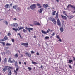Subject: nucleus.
<instances>
[{"label":"nucleus","mask_w":75,"mask_h":75,"mask_svg":"<svg viewBox=\"0 0 75 75\" xmlns=\"http://www.w3.org/2000/svg\"><path fill=\"white\" fill-rule=\"evenodd\" d=\"M69 7H71L74 9V11L73 12V13H75V7L74 5H72L71 4H69L67 6V8H69Z\"/></svg>","instance_id":"1"},{"label":"nucleus","mask_w":75,"mask_h":75,"mask_svg":"<svg viewBox=\"0 0 75 75\" xmlns=\"http://www.w3.org/2000/svg\"><path fill=\"white\" fill-rule=\"evenodd\" d=\"M10 6H9V5L8 4H6L4 6L5 8H10V7H12V6H13V4L11 3L10 4Z\"/></svg>","instance_id":"2"},{"label":"nucleus","mask_w":75,"mask_h":75,"mask_svg":"<svg viewBox=\"0 0 75 75\" xmlns=\"http://www.w3.org/2000/svg\"><path fill=\"white\" fill-rule=\"evenodd\" d=\"M50 31H51V30L50 29H48L46 32L43 30H42L41 32L42 33H43L44 34H46L47 33H48Z\"/></svg>","instance_id":"3"},{"label":"nucleus","mask_w":75,"mask_h":75,"mask_svg":"<svg viewBox=\"0 0 75 75\" xmlns=\"http://www.w3.org/2000/svg\"><path fill=\"white\" fill-rule=\"evenodd\" d=\"M30 8L31 9H32V10H34V9H35V8H36V6L35 5V4H33L32 5L30 6Z\"/></svg>","instance_id":"4"},{"label":"nucleus","mask_w":75,"mask_h":75,"mask_svg":"<svg viewBox=\"0 0 75 75\" xmlns=\"http://www.w3.org/2000/svg\"><path fill=\"white\" fill-rule=\"evenodd\" d=\"M24 27H21L19 28V29H16L14 28H13L12 29L14 31H19L20 30H22V29H24Z\"/></svg>","instance_id":"5"},{"label":"nucleus","mask_w":75,"mask_h":75,"mask_svg":"<svg viewBox=\"0 0 75 75\" xmlns=\"http://www.w3.org/2000/svg\"><path fill=\"white\" fill-rule=\"evenodd\" d=\"M21 45L23 46H25V47L26 48L28 47V43L27 42L25 43H21Z\"/></svg>","instance_id":"6"},{"label":"nucleus","mask_w":75,"mask_h":75,"mask_svg":"<svg viewBox=\"0 0 75 75\" xmlns=\"http://www.w3.org/2000/svg\"><path fill=\"white\" fill-rule=\"evenodd\" d=\"M25 29L26 30H28V31L29 32V33H30L31 32V30H34V29L33 28H27V26L25 27Z\"/></svg>","instance_id":"7"},{"label":"nucleus","mask_w":75,"mask_h":75,"mask_svg":"<svg viewBox=\"0 0 75 75\" xmlns=\"http://www.w3.org/2000/svg\"><path fill=\"white\" fill-rule=\"evenodd\" d=\"M57 24L58 26H61V21L59 19H58L57 20Z\"/></svg>","instance_id":"8"},{"label":"nucleus","mask_w":75,"mask_h":75,"mask_svg":"<svg viewBox=\"0 0 75 75\" xmlns=\"http://www.w3.org/2000/svg\"><path fill=\"white\" fill-rule=\"evenodd\" d=\"M8 39V37H7V36H5L3 39L1 40V41H6V40H7Z\"/></svg>","instance_id":"9"},{"label":"nucleus","mask_w":75,"mask_h":75,"mask_svg":"<svg viewBox=\"0 0 75 75\" xmlns=\"http://www.w3.org/2000/svg\"><path fill=\"white\" fill-rule=\"evenodd\" d=\"M51 21H52L53 23H54V24L56 25V24H57V21L55 19L53 18L51 20Z\"/></svg>","instance_id":"10"},{"label":"nucleus","mask_w":75,"mask_h":75,"mask_svg":"<svg viewBox=\"0 0 75 75\" xmlns=\"http://www.w3.org/2000/svg\"><path fill=\"white\" fill-rule=\"evenodd\" d=\"M43 7L45 8H46L47 7H49V6L47 4H44L43 5Z\"/></svg>","instance_id":"11"},{"label":"nucleus","mask_w":75,"mask_h":75,"mask_svg":"<svg viewBox=\"0 0 75 75\" xmlns=\"http://www.w3.org/2000/svg\"><path fill=\"white\" fill-rule=\"evenodd\" d=\"M25 54L26 55H27V56H28V57H31V54L28 52L25 53Z\"/></svg>","instance_id":"12"},{"label":"nucleus","mask_w":75,"mask_h":75,"mask_svg":"<svg viewBox=\"0 0 75 75\" xmlns=\"http://www.w3.org/2000/svg\"><path fill=\"white\" fill-rule=\"evenodd\" d=\"M16 10L17 12H20V11H21V8L20 7H18L16 8Z\"/></svg>","instance_id":"13"},{"label":"nucleus","mask_w":75,"mask_h":75,"mask_svg":"<svg viewBox=\"0 0 75 75\" xmlns=\"http://www.w3.org/2000/svg\"><path fill=\"white\" fill-rule=\"evenodd\" d=\"M5 68H8V70L10 69H13V67H10V66H5Z\"/></svg>","instance_id":"14"},{"label":"nucleus","mask_w":75,"mask_h":75,"mask_svg":"<svg viewBox=\"0 0 75 75\" xmlns=\"http://www.w3.org/2000/svg\"><path fill=\"white\" fill-rule=\"evenodd\" d=\"M61 17H62L63 19H64L65 20H66L67 19V17L64 15H61Z\"/></svg>","instance_id":"15"},{"label":"nucleus","mask_w":75,"mask_h":75,"mask_svg":"<svg viewBox=\"0 0 75 75\" xmlns=\"http://www.w3.org/2000/svg\"><path fill=\"white\" fill-rule=\"evenodd\" d=\"M8 75H11L12 73H11V70L10 69H9L8 70Z\"/></svg>","instance_id":"16"},{"label":"nucleus","mask_w":75,"mask_h":75,"mask_svg":"<svg viewBox=\"0 0 75 75\" xmlns=\"http://www.w3.org/2000/svg\"><path fill=\"white\" fill-rule=\"evenodd\" d=\"M34 24L35 25H40L41 24L39 23V22L35 21L34 23Z\"/></svg>","instance_id":"17"},{"label":"nucleus","mask_w":75,"mask_h":75,"mask_svg":"<svg viewBox=\"0 0 75 75\" xmlns=\"http://www.w3.org/2000/svg\"><path fill=\"white\" fill-rule=\"evenodd\" d=\"M58 12H57L55 16V18L56 20L58 19Z\"/></svg>","instance_id":"18"},{"label":"nucleus","mask_w":75,"mask_h":75,"mask_svg":"<svg viewBox=\"0 0 75 75\" xmlns=\"http://www.w3.org/2000/svg\"><path fill=\"white\" fill-rule=\"evenodd\" d=\"M60 30L61 33H62L64 31V29H63V26H62V27L60 28Z\"/></svg>","instance_id":"19"},{"label":"nucleus","mask_w":75,"mask_h":75,"mask_svg":"<svg viewBox=\"0 0 75 75\" xmlns=\"http://www.w3.org/2000/svg\"><path fill=\"white\" fill-rule=\"evenodd\" d=\"M42 11H43V8H42L38 10L39 13H41L42 12Z\"/></svg>","instance_id":"20"},{"label":"nucleus","mask_w":75,"mask_h":75,"mask_svg":"<svg viewBox=\"0 0 75 75\" xmlns=\"http://www.w3.org/2000/svg\"><path fill=\"white\" fill-rule=\"evenodd\" d=\"M18 24L16 23H15L13 24V26L15 27H16V28H17V27H18Z\"/></svg>","instance_id":"21"},{"label":"nucleus","mask_w":75,"mask_h":75,"mask_svg":"<svg viewBox=\"0 0 75 75\" xmlns=\"http://www.w3.org/2000/svg\"><path fill=\"white\" fill-rule=\"evenodd\" d=\"M36 4L37 6H39L38 8H41L42 6H41V4H40L39 3H37Z\"/></svg>","instance_id":"22"},{"label":"nucleus","mask_w":75,"mask_h":75,"mask_svg":"<svg viewBox=\"0 0 75 75\" xmlns=\"http://www.w3.org/2000/svg\"><path fill=\"white\" fill-rule=\"evenodd\" d=\"M15 66L16 67H18V64L17 63V62L16 61V62L15 63Z\"/></svg>","instance_id":"23"},{"label":"nucleus","mask_w":75,"mask_h":75,"mask_svg":"<svg viewBox=\"0 0 75 75\" xmlns=\"http://www.w3.org/2000/svg\"><path fill=\"white\" fill-rule=\"evenodd\" d=\"M8 62L10 63H12V61H11V58H9V59L8 61Z\"/></svg>","instance_id":"24"},{"label":"nucleus","mask_w":75,"mask_h":75,"mask_svg":"<svg viewBox=\"0 0 75 75\" xmlns=\"http://www.w3.org/2000/svg\"><path fill=\"white\" fill-rule=\"evenodd\" d=\"M7 68H5H5H4L3 69V70L4 72H6V71H7Z\"/></svg>","instance_id":"25"},{"label":"nucleus","mask_w":75,"mask_h":75,"mask_svg":"<svg viewBox=\"0 0 75 75\" xmlns=\"http://www.w3.org/2000/svg\"><path fill=\"white\" fill-rule=\"evenodd\" d=\"M7 62V58H6L4 59V63H6V62Z\"/></svg>","instance_id":"26"},{"label":"nucleus","mask_w":75,"mask_h":75,"mask_svg":"<svg viewBox=\"0 0 75 75\" xmlns=\"http://www.w3.org/2000/svg\"><path fill=\"white\" fill-rule=\"evenodd\" d=\"M14 57L15 58H18V53L16 54L15 55Z\"/></svg>","instance_id":"27"},{"label":"nucleus","mask_w":75,"mask_h":75,"mask_svg":"<svg viewBox=\"0 0 75 75\" xmlns=\"http://www.w3.org/2000/svg\"><path fill=\"white\" fill-rule=\"evenodd\" d=\"M55 13H56V11H54L52 12L53 16H55Z\"/></svg>","instance_id":"28"},{"label":"nucleus","mask_w":75,"mask_h":75,"mask_svg":"<svg viewBox=\"0 0 75 75\" xmlns=\"http://www.w3.org/2000/svg\"><path fill=\"white\" fill-rule=\"evenodd\" d=\"M72 62H73V61L72 60H69V61L68 63H69V64H71V63Z\"/></svg>","instance_id":"29"},{"label":"nucleus","mask_w":75,"mask_h":75,"mask_svg":"<svg viewBox=\"0 0 75 75\" xmlns=\"http://www.w3.org/2000/svg\"><path fill=\"white\" fill-rule=\"evenodd\" d=\"M13 9H16V8H17V6L15 5L13 6Z\"/></svg>","instance_id":"30"},{"label":"nucleus","mask_w":75,"mask_h":75,"mask_svg":"<svg viewBox=\"0 0 75 75\" xmlns=\"http://www.w3.org/2000/svg\"><path fill=\"white\" fill-rule=\"evenodd\" d=\"M45 38L46 39V40H49L50 38L48 36H46Z\"/></svg>","instance_id":"31"},{"label":"nucleus","mask_w":75,"mask_h":75,"mask_svg":"<svg viewBox=\"0 0 75 75\" xmlns=\"http://www.w3.org/2000/svg\"><path fill=\"white\" fill-rule=\"evenodd\" d=\"M68 17L69 18H70V19H71L73 18L72 16L71 15L69 16Z\"/></svg>","instance_id":"32"},{"label":"nucleus","mask_w":75,"mask_h":75,"mask_svg":"<svg viewBox=\"0 0 75 75\" xmlns=\"http://www.w3.org/2000/svg\"><path fill=\"white\" fill-rule=\"evenodd\" d=\"M16 68H17L16 69V71H18V69H19V67L18 66V67H16Z\"/></svg>","instance_id":"33"},{"label":"nucleus","mask_w":75,"mask_h":75,"mask_svg":"<svg viewBox=\"0 0 75 75\" xmlns=\"http://www.w3.org/2000/svg\"><path fill=\"white\" fill-rule=\"evenodd\" d=\"M6 46H10V45H11L10 43H7L6 44Z\"/></svg>","instance_id":"34"},{"label":"nucleus","mask_w":75,"mask_h":75,"mask_svg":"<svg viewBox=\"0 0 75 75\" xmlns=\"http://www.w3.org/2000/svg\"><path fill=\"white\" fill-rule=\"evenodd\" d=\"M23 31L24 33H26V32H27V30H26L25 29H23Z\"/></svg>","instance_id":"35"},{"label":"nucleus","mask_w":75,"mask_h":75,"mask_svg":"<svg viewBox=\"0 0 75 75\" xmlns=\"http://www.w3.org/2000/svg\"><path fill=\"white\" fill-rule=\"evenodd\" d=\"M63 14H64L65 16H67V13H66V12H65V11H63Z\"/></svg>","instance_id":"36"},{"label":"nucleus","mask_w":75,"mask_h":75,"mask_svg":"<svg viewBox=\"0 0 75 75\" xmlns=\"http://www.w3.org/2000/svg\"><path fill=\"white\" fill-rule=\"evenodd\" d=\"M0 43H1L3 45V46H5V42H0Z\"/></svg>","instance_id":"37"},{"label":"nucleus","mask_w":75,"mask_h":75,"mask_svg":"<svg viewBox=\"0 0 75 75\" xmlns=\"http://www.w3.org/2000/svg\"><path fill=\"white\" fill-rule=\"evenodd\" d=\"M7 54H11V52L9 50H8L6 52Z\"/></svg>","instance_id":"38"},{"label":"nucleus","mask_w":75,"mask_h":75,"mask_svg":"<svg viewBox=\"0 0 75 75\" xmlns=\"http://www.w3.org/2000/svg\"><path fill=\"white\" fill-rule=\"evenodd\" d=\"M28 69H29V71H31L32 69L31 67H28Z\"/></svg>","instance_id":"39"},{"label":"nucleus","mask_w":75,"mask_h":75,"mask_svg":"<svg viewBox=\"0 0 75 75\" xmlns=\"http://www.w3.org/2000/svg\"><path fill=\"white\" fill-rule=\"evenodd\" d=\"M14 73H15L16 75H17V71H16V70H14Z\"/></svg>","instance_id":"40"},{"label":"nucleus","mask_w":75,"mask_h":75,"mask_svg":"<svg viewBox=\"0 0 75 75\" xmlns=\"http://www.w3.org/2000/svg\"><path fill=\"white\" fill-rule=\"evenodd\" d=\"M32 63L33 64H37V63H36V62H35L32 61Z\"/></svg>","instance_id":"41"},{"label":"nucleus","mask_w":75,"mask_h":75,"mask_svg":"<svg viewBox=\"0 0 75 75\" xmlns=\"http://www.w3.org/2000/svg\"><path fill=\"white\" fill-rule=\"evenodd\" d=\"M8 36H10L11 35V33L9 32L8 33Z\"/></svg>","instance_id":"42"},{"label":"nucleus","mask_w":75,"mask_h":75,"mask_svg":"<svg viewBox=\"0 0 75 75\" xmlns=\"http://www.w3.org/2000/svg\"><path fill=\"white\" fill-rule=\"evenodd\" d=\"M5 21V24H6V25H8V22H7V21Z\"/></svg>","instance_id":"43"},{"label":"nucleus","mask_w":75,"mask_h":75,"mask_svg":"<svg viewBox=\"0 0 75 75\" xmlns=\"http://www.w3.org/2000/svg\"><path fill=\"white\" fill-rule=\"evenodd\" d=\"M68 65L69 66V67L71 69H72V67L71 65Z\"/></svg>","instance_id":"44"},{"label":"nucleus","mask_w":75,"mask_h":75,"mask_svg":"<svg viewBox=\"0 0 75 75\" xmlns=\"http://www.w3.org/2000/svg\"><path fill=\"white\" fill-rule=\"evenodd\" d=\"M14 62H15V63H16V61H15V60L13 59V61H12V63H14Z\"/></svg>","instance_id":"45"},{"label":"nucleus","mask_w":75,"mask_h":75,"mask_svg":"<svg viewBox=\"0 0 75 75\" xmlns=\"http://www.w3.org/2000/svg\"><path fill=\"white\" fill-rule=\"evenodd\" d=\"M56 38H58V39H59V35H57Z\"/></svg>","instance_id":"46"},{"label":"nucleus","mask_w":75,"mask_h":75,"mask_svg":"<svg viewBox=\"0 0 75 75\" xmlns=\"http://www.w3.org/2000/svg\"><path fill=\"white\" fill-rule=\"evenodd\" d=\"M12 41L13 42H14V39H12Z\"/></svg>","instance_id":"47"},{"label":"nucleus","mask_w":75,"mask_h":75,"mask_svg":"<svg viewBox=\"0 0 75 75\" xmlns=\"http://www.w3.org/2000/svg\"><path fill=\"white\" fill-rule=\"evenodd\" d=\"M58 41H60V42H61V39L59 38V39Z\"/></svg>","instance_id":"48"},{"label":"nucleus","mask_w":75,"mask_h":75,"mask_svg":"<svg viewBox=\"0 0 75 75\" xmlns=\"http://www.w3.org/2000/svg\"><path fill=\"white\" fill-rule=\"evenodd\" d=\"M34 53H35L33 51H31V54H34Z\"/></svg>","instance_id":"49"},{"label":"nucleus","mask_w":75,"mask_h":75,"mask_svg":"<svg viewBox=\"0 0 75 75\" xmlns=\"http://www.w3.org/2000/svg\"><path fill=\"white\" fill-rule=\"evenodd\" d=\"M36 55H40V54H39V53L37 52L36 53Z\"/></svg>","instance_id":"50"},{"label":"nucleus","mask_w":75,"mask_h":75,"mask_svg":"<svg viewBox=\"0 0 75 75\" xmlns=\"http://www.w3.org/2000/svg\"><path fill=\"white\" fill-rule=\"evenodd\" d=\"M52 36H54V35H55V33H53V34H52Z\"/></svg>","instance_id":"51"},{"label":"nucleus","mask_w":75,"mask_h":75,"mask_svg":"<svg viewBox=\"0 0 75 75\" xmlns=\"http://www.w3.org/2000/svg\"><path fill=\"white\" fill-rule=\"evenodd\" d=\"M73 61H75V58L74 57H73Z\"/></svg>","instance_id":"52"},{"label":"nucleus","mask_w":75,"mask_h":75,"mask_svg":"<svg viewBox=\"0 0 75 75\" xmlns=\"http://www.w3.org/2000/svg\"><path fill=\"white\" fill-rule=\"evenodd\" d=\"M19 64H21V62L19 61Z\"/></svg>","instance_id":"53"},{"label":"nucleus","mask_w":75,"mask_h":75,"mask_svg":"<svg viewBox=\"0 0 75 75\" xmlns=\"http://www.w3.org/2000/svg\"><path fill=\"white\" fill-rule=\"evenodd\" d=\"M13 20H17V19L16 18H13Z\"/></svg>","instance_id":"54"},{"label":"nucleus","mask_w":75,"mask_h":75,"mask_svg":"<svg viewBox=\"0 0 75 75\" xmlns=\"http://www.w3.org/2000/svg\"><path fill=\"white\" fill-rule=\"evenodd\" d=\"M24 64L25 65H27V63H26V62H24Z\"/></svg>","instance_id":"55"},{"label":"nucleus","mask_w":75,"mask_h":75,"mask_svg":"<svg viewBox=\"0 0 75 75\" xmlns=\"http://www.w3.org/2000/svg\"><path fill=\"white\" fill-rule=\"evenodd\" d=\"M30 7H28L27 8L28 10H30Z\"/></svg>","instance_id":"56"},{"label":"nucleus","mask_w":75,"mask_h":75,"mask_svg":"<svg viewBox=\"0 0 75 75\" xmlns=\"http://www.w3.org/2000/svg\"><path fill=\"white\" fill-rule=\"evenodd\" d=\"M18 35H19V36L21 35H20V33H18Z\"/></svg>","instance_id":"57"},{"label":"nucleus","mask_w":75,"mask_h":75,"mask_svg":"<svg viewBox=\"0 0 75 75\" xmlns=\"http://www.w3.org/2000/svg\"><path fill=\"white\" fill-rule=\"evenodd\" d=\"M43 67V66L42 65H41L40 67L41 68H42Z\"/></svg>","instance_id":"58"},{"label":"nucleus","mask_w":75,"mask_h":75,"mask_svg":"<svg viewBox=\"0 0 75 75\" xmlns=\"http://www.w3.org/2000/svg\"><path fill=\"white\" fill-rule=\"evenodd\" d=\"M36 36H34V38H36Z\"/></svg>","instance_id":"59"},{"label":"nucleus","mask_w":75,"mask_h":75,"mask_svg":"<svg viewBox=\"0 0 75 75\" xmlns=\"http://www.w3.org/2000/svg\"><path fill=\"white\" fill-rule=\"evenodd\" d=\"M56 1L57 2H59V0H56Z\"/></svg>","instance_id":"60"},{"label":"nucleus","mask_w":75,"mask_h":75,"mask_svg":"<svg viewBox=\"0 0 75 75\" xmlns=\"http://www.w3.org/2000/svg\"><path fill=\"white\" fill-rule=\"evenodd\" d=\"M30 26H33V25L30 24Z\"/></svg>","instance_id":"61"},{"label":"nucleus","mask_w":75,"mask_h":75,"mask_svg":"<svg viewBox=\"0 0 75 75\" xmlns=\"http://www.w3.org/2000/svg\"><path fill=\"white\" fill-rule=\"evenodd\" d=\"M21 57H23V54H21Z\"/></svg>","instance_id":"62"},{"label":"nucleus","mask_w":75,"mask_h":75,"mask_svg":"<svg viewBox=\"0 0 75 75\" xmlns=\"http://www.w3.org/2000/svg\"><path fill=\"white\" fill-rule=\"evenodd\" d=\"M18 52L19 53H20V50H18Z\"/></svg>","instance_id":"63"},{"label":"nucleus","mask_w":75,"mask_h":75,"mask_svg":"<svg viewBox=\"0 0 75 75\" xmlns=\"http://www.w3.org/2000/svg\"><path fill=\"white\" fill-rule=\"evenodd\" d=\"M1 58L0 57V62H1Z\"/></svg>","instance_id":"64"}]
</instances>
